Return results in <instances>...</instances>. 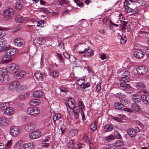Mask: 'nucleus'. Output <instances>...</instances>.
<instances>
[{"mask_svg":"<svg viewBox=\"0 0 149 149\" xmlns=\"http://www.w3.org/2000/svg\"><path fill=\"white\" fill-rule=\"evenodd\" d=\"M141 98L144 104H148L149 103V94L146 91L141 93Z\"/></svg>","mask_w":149,"mask_h":149,"instance_id":"nucleus-9","label":"nucleus"},{"mask_svg":"<svg viewBox=\"0 0 149 149\" xmlns=\"http://www.w3.org/2000/svg\"><path fill=\"white\" fill-rule=\"evenodd\" d=\"M114 106L116 109L119 110H123L124 107L123 105L121 103H116L114 104Z\"/></svg>","mask_w":149,"mask_h":149,"instance_id":"nucleus-32","label":"nucleus"},{"mask_svg":"<svg viewBox=\"0 0 149 149\" xmlns=\"http://www.w3.org/2000/svg\"><path fill=\"white\" fill-rule=\"evenodd\" d=\"M125 95L121 93H119L116 94V96L118 98L124 97Z\"/></svg>","mask_w":149,"mask_h":149,"instance_id":"nucleus-53","label":"nucleus"},{"mask_svg":"<svg viewBox=\"0 0 149 149\" xmlns=\"http://www.w3.org/2000/svg\"><path fill=\"white\" fill-rule=\"evenodd\" d=\"M90 85V84L89 83H84L82 86H81V88L83 89H84L86 88L89 87Z\"/></svg>","mask_w":149,"mask_h":149,"instance_id":"nucleus-49","label":"nucleus"},{"mask_svg":"<svg viewBox=\"0 0 149 149\" xmlns=\"http://www.w3.org/2000/svg\"><path fill=\"white\" fill-rule=\"evenodd\" d=\"M26 73L23 71L20 70L16 74L15 77L17 79H19L25 76Z\"/></svg>","mask_w":149,"mask_h":149,"instance_id":"nucleus-26","label":"nucleus"},{"mask_svg":"<svg viewBox=\"0 0 149 149\" xmlns=\"http://www.w3.org/2000/svg\"><path fill=\"white\" fill-rule=\"evenodd\" d=\"M29 95V93H26L24 95H22L20 96V98L22 100H24Z\"/></svg>","mask_w":149,"mask_h":149,"instance_id":"nucleus-57","label":"nucleus"},{"mask_svg":"<svg viewBox=\"0 0 149 149\" xmlns=\"http://www.w3.org/2000/svg\"><path fill=\"white\" fill-rule=\"evenodd\" d=\"M5 52L13 58L14 55L18 53V50L15 47H9Z\"/></svg>","mask_w":149,"mask_h":149,"instance_id":"nucleus-7","label":"nucleus"},{"mask_svg":"<svg viewBox=\"0 0 149 149\" xmlns=\"http://www.w3.org/2000/svg\"><path fill=\"white\" fill-rule=\"evenodd\" d=\"M125 9L128 12L132 13L133 9L131 8L129 6H126L125 8Z\"/></svg>","mask_w":149,"mask_h":149,"instance_id":"nucleus-63","label":"nucleus"},{"mask_svg":"<svg viewBox=\"0 0 149 149\" xmlns=\"http://www.w3.org/2000/svg\"><path fill=\"white\" fill-rule=\"evenodd\" d=\"M14 42L15 45L18 47H23L25 45L24 40L19 38L15 39Z\"/></svg>","mask_w":149,"mask_h":149,"instance_id":"nucleus-8","label":"nucleus"},{"mask_svg":"<svg viewBox=\"0 0 149 149\" xmlns=\"http://www.w3.org/2000/svg\"><path fill=\"white\" fill-rule=\"evenodd\" d=\"M85 55L86 56H92L93 55V51L90 49L89 47L85 49Z\"/></svg>","mask_w":149,"mask_h":149,"instance_id":"nucleus-29","label":"nucleus"},{"mask_svg":"<svg viewBox=\"0 0 149 149\" xmlns=\"http://www.w3.org/2000/svg\"><path fill=\"white\" fill-rule=\"evenodd\" d=\"M127 133L131 138L135 137L136 135V130L131 128L128 129L127 130Z\"/></svg>","mask_w":149,"mask_h":149,"instance_id":"nucleus-17","label":"nucleus"},{"mask_svg":"<svg viewBox=\"0 0 149 149\" xmlns=\"http://www.w3.org/2000/svg\"><path fill=\"white\" fill-rule=\"evenodd\" d=\"M74 2L76 3L77 5L79 7H81L83 6V3L80 1V0H73Z\"/></svg>","mask_w":149,"mask_h":149,"instance_id":"nucleus-44","label":"nucleus"},{"mask_svg":"<svg viewBox=\"0 0 149 149\" xmlns=\"http://www.w3.org/2000/svg\"><path fill=\"white\" fill-rule=\"evenodd\" d=\"M7 69L9 72L14 74L18 70L19 66L16 64L11 63L8 65Z\"/></svg>","mask_w":149,"mask_h":149,"instance_id":"nucleus-5","label":"nucleus"},{"mask_svg":"<svg viewBox=\"0 0 149 149\" xmlns=\"http://www.w3.org/2000/svg\"><path fill=\"white\" fill-rule=\"evenodd\" d=\"M23 4L22 1H18L16 2L15 6L16 9L18 10H20L23 8Z\"/></svg>","mask_w":149,"mask_h":149,"instance_id":"nucleus-28","label":"nucleus"},{"mask_svg":"<svg viewBox=\"0 0 149 149\" xmlns=\"http://www.w3.org/2000/svg\"><path fill=\"white\" fill-rule=\"evenodd\" d=\"M78 106L80 108L81 110H83L85 109V106L83 102L81 101H79L78 102Z\"/></svg>","mask_w":149,"mask_h":149,"instance_id":"nucleus-46","label":"nucleus"},{"mask_svg":"<svg viewBox=\"0 0 149 149\" xmlns=\"http://www.w3.org/2000/svg\"><path fill=\"white\" fill-rule=\"evenodd\" d=\"M115 138V137L113 135H111L106 137L105 138V140L106 141L109 142L111 141L114 139Z\"/></svg>","mask_w":149,"mask_h":149,"instance_id":"nucleus-43","label":"nucleus"},{"mask_svg":"<svg viewBox=\"0 0 149 149\" xmlns=\"http://www.w3.org/2000/svg\"><path fill=\"white\" fill-rule=\"evenodd\" d=\"M78 133V131L77 129H73L70 130L69 133L68 135L69 136L73 137L74 136L77 135Z\"/></svg>","mask_w":149,"mask_h":149,"instance_id":"nucleus-31","label":"nucleus"},{"mask_svg":"<svg viewBox=\"0 0 149 149\" xmlns=\"http://www.w3.org/2000/svg\"><path fill=\"white\" fill-rule=\"evenodd\" d=\"M63 55L65 58H69L70 57V54L67 52H65Z\"/></svg>","mask_w":149,"mask_h":149,"instance_id":"nucleus-60","label":"nucleus"},{"mask_svg":"<svg viewBox=\"0 0 149 149\" xmlns=\"http://www.w3.org/2000/svg\"><path fill=\"white\" fill-rule=\"evenodd\" d=\"M124 145L123 142L120 140H118L115 143L116 147H122Z\"/></svg>","mask_w":149,"mask_h":149,"instance_id":"nucleus-40","label":"nucleus"},{"mask_svg":"<svg viewBox=\"0 0 149 149\" xmlns=\"http://www.w3.org/2000/svg\"><path fill=\"white\" fill-rule=\"evenodd\" d=\"M120 102L123 104L126 105L128 103V100L125 99H122L120 100Z\"/></svg>","mask_w":149,"mask_h":149,"instance_id":"nucleus-56","label":"nucleus"},{"mask_svg":"<svg viewBox=\"0 0 149 149\" xmlns=\"http://www.w3.org/2000/svg\"><path fill=\"white\" fill-rule=\"evenodd\" d=\"M144 52L138 49L136 50L134 52V57L137 58H141L143 56Z\"/></svg>","mask_w":149,"mask_h":149,"instance_id":"nucleus-18","label":"nucleus"},{"mask_svg":"<svg viewBox=\"0 0 149 149\" xmlns=\"http://www.w3.org/2000/svg\"><path fill=\"white\" fill-rule=\"evenodd\" d=\"M15 19L16 22L19 23L23 22L26 20L24 17L20 15H17L15 17Z\"/></svg>","mask_w":149,"mask_h":149,"instance_id":"nucleus-27","label":"nucleus"},{"mask_svg":"<svg viewBox=\"0 0 149 149\" xmlns=\"http://www.w3.org/2000/svg\"><path fill=\"white\" fill-rule=\"evenodd\" d=\"M5 34L6 32L5 30L3 29H0V38L5 36Z\"/></svg>","mask_w":149,"mask_h":149,"instance_id":"nucleus-50","label":"nucleus"},{"mask_svg":"<svg viewBox=\"0 0 149 149\" xmlns=\"http://www.w3.org/2000/svg\"><path fill=\"white\" fill-rule=\"evenodd\" d=\"M69 147L70 149H76L74 146V143L73 140H70L69 143Z\"/></svg>","mask_w":149,"mask_h":149,"instance_id":"nucleus-42","label":"nucleus"},{"mask_svg":"<svg viewBox=\"0 0 149 149\" xmlns=\"http://www.w3.org/2000/svg\"><path fill=\"white\" fill-rule=\"evenodd\" d=\"M107 149H118L116 148L115 146H112L111 145L108 146L106 147Z\"/></svg>","mask_w":149,"mask_h":149,"instance_id":"nucleus-64","label":"nucleus"},{"mask_svg":"<svg viewBox=\"0 0 149 149\" xmlns=\"http://www.w3.org/2000/svg\"><path fill=\"white\" fill-rule=\"evenodd\" d=\"M61 118V115L60 113L55 114L53 116V119L54 122L56 120H59L60 121V119Z\"/></svg>","mask_w":149,"mask_h":149,"instance_id":"nucleus-33","label":"nucleus"},{"mask_svg":"<svg viewBox=\"0 0 149 149\" xmlns=\"http://www.w3.org/2000/svg\"><path fill=\"white\" fill-rule=\"evenodd\" d=\"M41 101L39 99L36 98L31 100L29 102V104L31 106H36L40 104Z\"/></svg>","mask_w":149,"mask_h":149,"instance_id":"nucleus-19","label":"nucleus"},{"mask_svg":"<svg viewBox=\"0 0 149 149\" xmlns=\"http://www.w3.org/2000/svg\"><path fill=\"white\" fill-rule=\"evenodd\" d=\"M36 124L33 122H30L27 123L25 126V129L26 130L31 131H33L36 128Z\"/></svg>","mask_w":149,"mask_h":149,"instance_id":"nucleus-12","label":"nucleus"},{"mask_svg":"<svg viewBox=\"0 0 149 149\" xmlns=\"http://www.w3.org/2000/svg\"><path fill=\"white\" fill-rule=\"evenodd\" d=\"M19 83L17 81L13 82L9 85V89L10 91L17 90L19 87Z\"/></svg>","mask_w":149,"mask_h":149,"instance_id":"nucleus-16","label":"nucleus"},{"mask_svg":"<svg viewBox=\"0 0 149 149\" xmlns=\"http://www.w3.org/2000/svg\"><path fill=\"white\" fill-rule=\"evenodd\" d=\"M76 84L80 86L81 87V86L85 83L84 80L82 79L77 80L76 82Z\"/></svg>","mask_w":149,"mask_h":149,"instance_id":"nucleus-41","label":"nucleus"},{"mask_svg":"<svg viewBox=\"0 0 149 149\" xmlns=\"http://www.w3.org/2000/svg\"><path fill=\"white\" fill-rule=\"evenodd\" d=\"M13 58L9 56L6 52H5L4 54L3 55L2 57V61L4 63L8 62L11 61Z\"/></svg>","mask_w":149,"mask_h":149,"instance_id":"nucleus-14","label":"nucleus"},{"mask_svg":"<svg viewBox=\"0 0 149 149\" xmlns=\"http://www.w3.org/2000/svg\"><path fill=\"white\" fill-rule=\"evenodd\" d=\"M7 70L4 68H0V81L6 83L9 80V76L6 74Z\"/></svg>","mask_w":149,"mask_h":149,"instance_id":"nucleus-3","label":"nucleus"},{"mask_svg":"<svg viewBox=\"0 0 149 149\" xmlns=\"http://www.w3.org/2000/svg\"><path fill=\"white\" fill-rule=\"evenodd\" d=\"M48 139H46L42 141V146L45 148H46L49 146L50 144L49 143L47 142Z\"/></svg>","mask_w":149,"mask_h":149,"instance_id":"nucleus-36","label":"nucleus"},{"mask_svg":"<svg viewBox=\"0 0 149 149\" xmlns=\"http://www.w3.org/2000/svg\"><path fill=\"white\" fill-rule=\"evenodd\" d=\"M6 43L7 41L5 39L3 38H0V47L2 48V49L0 50V52L2 50H4V47L6 45Z\"/></svg>","mask_w":149,"mask_h":149,"instance_id":"nucleus-23","label":"nucleus"},{"mask_svg":"<svg viewBox=\"0 0 149 149\" xmlns=\"http://www.w3.org/2000/svg\"><path fill=\"white\" fill-rule=\"evenodd\" d=\"M23 147L24 149H34L35 146L32 143H28L24 144Z\"/></svg>","mask_w":149,"mask_h":149,"instance_id":"nucleus-22","label":"nucleus"},{"mask_svg":"<svg viewBox=\"0 0 149 149\" xmlns=\"http://www.w3.org/2000/svg\"><path fill=\"white\" fill-rule=\"evenodd\" d=\"M136 86L138 90H139V92L140 93H142L145 91V89L146 88V86L143 82H138L136 84Z\"/></svg>","mask_w":149,"mask_h":149,"instance_id":"nucleus-13","label":"nucleus"},{"mask_svg":"<svg viewBox=\"0 0 149 149\" xmlns=\"http://www.w3.org/2000/svg\"><path fill=\"white\" fill-rule=\"evenodd\" d=\"M59 73L58 71H54L53 72L52 74L54 77H56L59 75Z\"/></svg>","mask_w":149,"mask_h":149,"instance_id":"nucleus-59","label":"nucleus"},{"mask_svg":"<svg viewBox=\"0 0 149 149\" xmlns=\"http://www.w3.org/2000/svg\"><path fill=\"white\" fill-rule=\"evenodd\" d=\"M130 73L127 71H125L123 73L120 79V81H123V82L120 83V84L121 87L125 88L130 87V84L125 83V82H127L129 81L130 79L128 77Z\"/></svg>","mask_w":149,"mask_h":149,"instance_id":"nucleus-1","label":"nucleus"},{"mask_svg":"<svg viewBox=\"0 0 149 149\" xmlns=\"http://www.w3.org/2000/svg\"><path fill=\"white\" fill-rule=\"evenodd\" d=\"M75 108L73 109V111H71V114L70 115L73 114L74 113H76V114H77V113H78L79 112V109H78V107H74Z\"/></svg>","mask_w":149,"mask_h":149,"instance_id":"nucleus-47","label":"nucleus"},{"mask_svg":"<svg viewBox=\"0 0 149 149\" xmlns=\"http://www.w3.org/2000/svg\"><path fill=\"white\" fill-rule=\"evenodd\" d=\"M121 23L120 24V27L122 30H124L126 29L127 22L125 21L120 22Z\"/></svg>","mask_w":149,"mask_h":149,"instance_id":"nucleus-38","label":"nucleus"},{"mask_svg":"<svg viewBox=\"0 0 149 149\" xmlns=\"http://www.w3.org/2000/svg\"><path fill=\"white\" fill-rule=\"evenodd\" d=\"M14 11L12 8H9L3 10L2 14L3 16V19L5 20L10 19Z\"/></svg>","mask_w":149,"mask_h":149,"instance_id":"nucleus-4","label":"nucleus"},{"mask_svg":"<svg viewBox=\"0 0 149 149\" xmlns=\"http://www.w3.org/2000/svg\"><path fill=\"white\" fill-rule=\"evenodd\" d=\"M113 128V126L112 124H108L106 125L104 128L105 131L107 132L112 130Z\"/></svg>","mask_w":149,"mask_h":149,"instance_id":"nucleus-35","label":"nucleus"},{"mask_svg":"<svg viewBox=\"0 0 149 149\" xmlns=\"http://www.w3.org/2000/svg\"><path fill=\"white\" fill-rule=\"evenodd\" d=\"M40 112L39 109L37 107H29L27 110V113L31 116H36L39 114Z\"/></svg>","mask_w":149,"mask_h":149,"instance_id":"nucleus-6","label":"nucleus"},{"mask_svg":"<svg viewBox=\"0 0 149 149\" xmlns=\"http://www.w3.org/2000/svg\"><path fill=\"white\" fill-rule=\"evenodd\" d=\"M96 121L94 124H92L91 125V129L93 131H95L96 129L97 126L96 124Z\"/></svg>","mask_w":149,"mask_h":149,"instance_id":"nucleus-54","label":"nucleus"},{"mask_svg":"<svg viewBox=\"0 0 149 149\" xmlns=\"http://www.w3.org/2000/svg\"><path fill=\"white\" fill-rule=\"evenodd\" d=\"M9 106V103L8 102H4L1 104H0V107L2 110H5L6 108Z\"/></svg>","mask_w":149,"mask_h":149,"instance_id":"nucleus-39","label":"nucleus"},{"mask_svg":"<svg viewBox=\"0 0 149 149\" xmlns=\"http://www.w3.org/2000/svg\"><path fill=\"white\" fill-rule=\"evenodd\" d=\"M33 42L35 44H37L39 45L43 44L44 43L42 38L39 37L35 38Z\"/></svg>","mask_w":149,"mask_h":149,"instance_id":"nucleus-25","label":"nucleus"},{"mask_svg":"<svg viewBox=\"0 0 149 149\" xmlns=\"http://www.w3.org/2000/svg\"><path fill=\"white\" fill-rule=\"evenodd\" d=\"M41 135V133L38 131H34L29 134V138L32 139H36L40 137Z\"/></svg>","mask_w":149,"mask_h":149,"instance_id":"nucleus-10","label":"nucleus"},{"mask_svg":"<svg viewBox=\"0 0 149 149\" xmlns=\"http://www.w3.org/2000/svg\"><path fill=\"white\" fill-rule=\"evenodd\" d=\"M15 111L14 109L11 107H7L5 109L4 113L6 115H10L13 114Z\"/></svg>","mask_w":149,"mask_h":149,"instance_id":"nucleus-21","label":"nucleus"},{"mask_svg":"<svg viewBox=\"0 0 149 149\" xmlns=\"http://www.w3.org/2000/svg\"><path fill=\"white\" fill-rule=\"evenodd\" d=\"M127 41V38L125 35H123L120 39V43L121 44L125 43Z\"/></svg>","mask_w":149,"mask_h":149,"instance_id":"nucleus-45","label":"nucleus"},{"mask_svg":"<svg viewBox=\"0 0 149 149\" xmlns=\"http://www.w3.org/2000/svg\"><path fill=\"white\" fill-rule=\"evenodd\" d=\"M10 133L12 136H16L19 134V128L17 127H13L10 130Z\"/></svg>","mask_w":149,"mask_h":149,"instance_id":"nucleus-11","label":"nucleus"},{"mask_svg":"<svg viewBox=\"0 0 149 149\" xmlns=\"http://www.w3.org/2000/svg\"><path fill=\"white\" fill-rule=\"evenodd\" d=\"M66 105L67 108V111L69 114H70L73 111V109L75 108V104L74 99L72 97H69L67 101Z\"/></svg>","mask_w":149,"mask_h":149,"instance_id":"nucleus-2","label":"nucleus"},{"mask_svg":"<svg viewBox=\"0 0 149 149\" xmlns=\"http://www.w3.org/2000/svg\"><path fill=\"white\" fill-rule=\"evenodd\" d=\"M82 140L84 143H87L88 142V139L86 134H84L83 135Z\"/></svg>","mask_w":149,"mask_h":149,"instance_id":"nucleus-48","label":"nucleus"},{"mask_svg":"<svg viewBox=\"0 0 149 149\" xmlns=\"http://www.w3.org/2000/svg\"><path fill=\"white\" fill-rule=\"evenodd\" d=\"M33 95L35 97H40L42 95V93L40 91H37L34 92Z\"/></svg>","mask_w":149,"mask_h":149,"instance_id":"nucleus-34","label":"nucleus"},{"mask_svg":"<svg viewBox=\"0 0 149 149\" xmlns=\"http://www.w3.org/2000/svg\"><path fill=\"white\" fill-rule=\"evenodd\" d=\"M20 143L19 142L16 143L14 145V149H20Z\"/></svg>","mask_w":149,"mask_h":149,"instance_id":"nucleus-51","label":"nucleus"},{"mask_svg":"<svg viewBox=\"0 0 149 149\" xmlns=\"http://www.w3.org/2000/svg\"><path fill=\"white\" fill-rule=\"evenodd\" d=\"M8 123V120L7 118L5 117L2 118L0 119V126L4 127L6 126Z\"/></svg>","mask_w":149,"mask_h":149,"instance_id":"nucleus-24","label":"nucleus"},{"mask_svg":"<svg viewBox=\"0 0 149 149\" xmlns=\"http://www.w3.org/2000/svg\"><path fill=\"white\" fill-rule=\"evenodd\" d=\"M114 134L116 137L118 139H120L122 138V137L120 134L117 132H115L114 133Z\"/></svg>","mask_w":149,"mask_h":149,"instance_id":"nucleus-58","label":"nucleus"},{"mask_svg":"<svg viewBox=\"0 0 149 149\" xmlns=\"http://www.w3.org/2000/svg\"><path fill=\"white\" fill-rule=\"evenodd\" d=\"M40 10L45 13L46 14H49L50 13V11L49 9L45 8H40Z\"/></svg>","mask_w":149,"mask_h":149,"instance_id":"nucleus-52","label":"nucleus"},{"mask_svg":"<svg viewBox=\"0 0 149 149\" xmlns=\"http://www.w3.org/2000/svg\"><path fill=\"white\" fill-rule=\"evenodd\" d=\"M133 101L136 103H138L141 101V97L136 94H134L132 96Z\"/></svg>","mask_w":149,"mask_h":149,"instance_id":"nucleus-30","label":"nucleus"},{"mask_svg":"<svg viewBox=\"0 0 149 149\" xmlns=\"http://www.w3.org/2000/svg\"><path fill=\"white\" fill-rule=\"evenodd\" d=\"M138 12V8L137 7H135L134 9H133L132 14L133 15L136 14Z\"/></svg>","mask_w":149,"mask_h":149,"instance_id":"nucleus-62","label":"nucleus"},{"mask_svg":"<svg viewBox=\"0 0 149 149\" xmlns=\"http://www.w3.org/2000/svg\"><path fill=\"white\" fill-rule=\"evenodd\" d=\"M44 21L42 20H41L38 22V24L37 26H41L42 27L43 26V25L44 24Z\"/></svg>","mask_w":149,"mask_h":149,"instance_id":"nucleus-61","label":"nucleus"},{"mask_svg":"<svg viewBox=\"0 0 149 149\" xmlns=\"http://www.w3.org/2000/svg\"><path fill=\"white\" fill-rule=\"evenodd\" d=\"M131 107L133 110L136 111H139L140 110L139 106L136 104H133Z\"/></svg>","mask_w":149,"mask_h":149,"instance_id":"nucleus-37","label":"nucleus"},{"mask_svg":"<svg viewBox=\"0 0 149 149\" xmlns=\"http://www.w3.org/2000/svg\"><path fill=\"white\" fill-rule=\"evenodd\" d=\"M35 77L36 79L39 82L42 81L43 74L40 71H36L35 72Z\"/></svg>","mask_w":149,"mask_h":149,"instance_id":"nucleus-20","label":"nucleus"},{"mask_svg":"<svg viewBox=\"0 0 149 149\" xmlns=\"http://www.w3.org/2000/svg\"><path fill=\"white\" fill-rule=\"evenodd\" d=\"M119 20L117 21L118 23H120V22L124 21V19L123 18V15L121 14H120L119 16Z\"/></svg>","mask_w":149,"mask_h":149,"instance_id":"nucleus-55","label":"nucleus"},{"mask_svg":"<svg viewBox=\"0 0 149 149\" xmlns=\"http://www.w3.org/2000/svg\"><path fill=\"white\" fill-rule=\"evenodd\" d=\"M136 70L138 74H146L148 71L147 68L144 66H139L137 68Z\"/></svg>","mask_w":149,"mask_h":149,"instance_id":"nucleus-15","label":"nucleus"}]
</instances>
